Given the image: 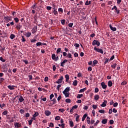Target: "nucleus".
I'll return each instance as SVG.
<instances>
[{
  "label": "nucleus",
  "mask_w": 128,
  "mask_h": 128,
  "mask_svg": "<svg viewBox=\"0 0 128 128\" xmlns=\"http://www.w3.org/2000/svg\"><path fill=\"white\" fill-rule=\"evenodd\" d=\"M70 86H68L63 91V94L65 96L66 98H69L70 96L69 92H70Z\"/></svg>",
  "instance_id": "f257e3e1"
},
{
  "label": "nucleus",
  "mask_w": 128,
  "mask_h": 128,
  "mask_svg": "<svg viewBox=\"0 0 128 128\" xmlns=\"http://www.w3.org/2000/svg\"><path fill=\"white\" fill-rule=\"evenodd\" d=\"M94 50L95 52H100V54H104V50H102V48H98L96 46H94Z\"/></svg>",
  "instance_id": "f03ea898"
},
{
  "label": "nucleus",
  "mask_w": 128,
  "mask_h": 128,
  "mask_svg": "<svg viewBox=\"0 0 128 128\" xmlns=\"http://www.w3.org/2000/svg\"><path fill=\"white\" fill-rule=\"evenodd\" d=\"M12 16H4V21L6 23H8L9 21H12Z\"/></svg>",
  "instance_id": "7ed1b4c3"
},
{
  "label": "nucleus",
  "mask_w": 128,
  "mask_h": 128,
  "mask_svg": "<svg viewBox=\"0 0 128 128\" xmlns=\"http://www.w3.org/2000/svg\"><path fill=\"white\" fill-rule=\"evenodd\" d=\"M92 45H97V46H100V42L98 40L94 39L92 42Z\"/></svg>",
  "instance_id": "20e7f679"
},
{
  "label": "nucleus",
  "mask_w": 128,
  "mask_h": 128,
  "mask_svg": "<svg viewBox=\"0 0 128 128\" xmlns=\"http://www.w3.org/2000/svg\"><path fill=\"white\" fill-rule=\"evenodd\" d=\"M68 59H64L63 61H62V62H61L60 66H62V68H64V64L66 62H68Z\"/></svg>",
  "instance_id": "39448f33"
},
{
  "label": "nucleus",
  "mask_w": 128,
  "mask_h": 128,
  "mask_svg": "<svg viewBox=\"0 0 128 128\" xmlns=\"http://www.w3.org/2000/svg\"><path fill=\"white\" fill-rule=\"evenodd\" d=\"M60 52H61V54H62V48H58L56 51V53L57 54H58V56H60Z\"/></svg>",
  "instance_id": "423d86ee"
},
{
  "label": "nucleus",
  "mask_w": 128,
  "mask_h": 128,
  "mask_svg": "<svg viewBox=\"0 0 128 128\" xmlns=\"http://www.w3.org/2000/svg\"><path fill=\"white\" fill-rule=\"evenodd\" d=\"M64 80V76H61V78H59V80H57L56 82V84H62V80Z\"/></svg>",
  "instance_id": "0eeeda50"
},
{
  "label": "nucleus",
  "mask_w": 128,
  "mask_h": 128,
  "mask_svg": "<svg viewBox=\"0 0 128 128\" xmlns=\"http://www.w3.org/2000/svg\"><path fill=\"white\" fill-rule=\"evenodd\" d=\"M107 104H108V100H104L102 104L100 105V106H102V108H104L105 106H106Z\"/></svg>",
  "instance_id": "6e6552de"
},
{
  "label": "nucleus",
  "mask_w": 128,
  "mask_h": 128,
  "mask_svg": "<svg viewBox=\"0 0 128 128\" xmlns=\"http://www.w3.org/2000/svg\"><path fill=\"white\" fill-rule=\"evenodd\" d=\"M101 86H102V88H103V90H106V88L108 87V86H106V84L104 82H102Z\"/></svg>",
  "instance_id": "1a4fd4ad"
},
{
  "label": "nucleus",
  "mask_w": 128,
  "mask_h": 128,
  "mask_svg": "<svg viewBox=\"0 0 128 128\" xmlns=\"http://www.w3.org/2000/svg\"><path fill=\"white\" fill-rule=\"evenodd\" d=\"M38 30V26H34L33 28H32V33L34 34L36 33V32Z\"/></svg>",
  "instance_id": "9d476101"
},
{
  "label": "nucleus",
  "mask_w": 128,
  "mask_h": 128,
  "mask_svg": "<svg viewBox=\"0 0 128 128\" xmlns=\"http://www.w3.org/2000/svg\"><path fill=\"white\" fill-rule=\"evenodd\" d=\"M44 113L46 116H50V114H52V112H50V110H46Z\"/></svg>",
  "instance_id": "9b49d317"
},
{
  "label": "nucleus",
  "mask_w": 128,
  "mask_h": 128,
  "mask_svg": "<svg viewBox=\"0 0 128 128\" xmlns=\"http://www.w3.org/2000/svg\"><path fill=\"white\" fill-rule=\"evenodd\" d=\"M8 88L10 90H14L16 86H8Z\"/></svg>",
  "instance_id": "f8f14e48"
},
{
  "label": "nucleus",
  "mask_w": 128,
  "mask_h": 128,
  "mask_svg": "<svg viewBox=\"0 0 128 128\" xmlns=\"http://www.w3.org/2000/svg\"><path fill=\"white\" fill-rule=\"evenodd\" d=\"M52 58L53 60H55V62H56V55L55 53H53L52 54Z\"/></svg>",
  "instance_id": "ddd939ff"
},
{
  "label": "nucleus",
  "mask_w": 128,
  "mask_h": 128,
  "mask_svg": "<svg viewBox=\"0 0 128 128\" xmlns=\"http://www.w3.org/2000/svg\"><path fill=\"white\" fill-rule=\"evenodd\" d=\"M14 126L15 128H20V126H22V124H19L18 122H15Z\"/></svg>",
  "instance_id": "4468645a"
},
{
  "label": "nucleus",
  "mask_w": 128,
  "mask_h": 128,
  "mask_svg": "<svg viewBox=\"0 0 128 128\" xmlns=\"http://www.w3.org/2000/svg\"><path fill=\"white\" fill-rule=\"evenodd\" d=\"M18 100L20 101V102H22L24 100V98L22 96H20L18 98Z\"/></svg>",
  "instance_id": "2eb2a0df"
},
{
  "label": "nucleus",
  "mask_w": 128,
  "mask_h": 128,
  "mask_svg": "<svg viewBox=\"0 0 128 128\" xmlns=\"http://www.w3.org/2000/svg\"><path fill=\"white\" fill-rule=\"evenodd\" d=\"M110 28L111 30H112V31H116V27H113L112 24H110Z\"/></svg>",
  "instance_id": "dca6fc26"
},
{
  "label": "nucleus",
  "mask_w": 128,
  "mask_h": 128,
  "mask_svg": "<svg viewBox=\"0 0 128 128\" xmlns=\"http://www.w3.org/2000/svg\"><path fill=\"white\" fill-rule=\"evenodd\" d=\"M66 58H72V54H71V53H68L66 55Z\"/></svg>",
  "instance_id": "f3484780"
},
{
  "label": "nucleus",
  "mask_w": 128,
  "mask_h": 128,
  "mask_svg": "<svg viewBox=\"0 0 128 128\" xmlns=\"http://www.w3.org/2000/svg\"><path fill=\"white\" fill-rule=\"evenodd\" d=\"M114 8L116 12V14H119V13L120 12V10L117 8V6L116 5L114 6Z\"/></svg>",
  "instance_id": "a211bd4d"
},
{
  "label": "nucleus",
  "mask_w": 128,
  "mask_h": 128,
  "mask_svg": "<svg viewBox=\"0 0 128 128\" xmlns=\"http://www.w3.org/2000/svg\"><path fill=\"white\" fill-rule=\"evenodd\" d=\"M78 82L76 80H75L72 83L73 86H78Z\"/></svg>",
  "instance_id": "6ab92c4d"
},
{
  "label": "nucleus",
  "mask_w": 128,
  "mask_h": 128,
  "mask_svg": "<svg viewBox=\"0 0 128 128\" xmlns=\"http://www.w3.org/2000/svg\"><path fill=\"white\" fill-rule=\"evenodd\" d=\"M100 98V96H98V94H96L94 96V100H98Z\"/></svg>",
  "instance_id": "aec40b11"
},
{
  "label": "nucleus",
  "mask_w": 128,
  "mask_h": 128,
  "mask_svg": "<svg viewBox=\"0 0 128 128\" xmlns=\"http://www.w3.org/2000/svg\"><path fill=\"white\" fill-rule=\"evenodd\" d=\"M86 116H88V114H84L82 120V122H84V120H85Z\"/></svg>",
  "instance_id": "412c9836"
},
{
  "label": "nucleus",
  "mask_w": 128,
  "mask_h": 128,
  "mask_svg": "<svg viewBox=\"0 0 128 128\" xmlns=\"http://www.w3.org/2000/svg\"><path fill=\"white\" fill-rule=\"evenodd\" d=\"M69 124H70V128H73V126H74V122H72V120H70Z\"/></svg>",
  "instance_id": "4be33fe9"
},
{
  "label": "nucleus",
  "mask_w": 128,
  "mask_h": 128,
  "mask_svg": "<svg viewBox=\"0 0 128 128\" xmlns=\"http://www.w3.org/2000/svg\"><path fill=\"white\" fill-rule=\"evenodd\" d=\"M86 122H87V124H90L91 122H90V116H87Z\"/></svg>",
  "instance_id": "5701e85b"
},
{
  "label": "nucleus",
  "mask_w": 128,
  "mask_h": 128,
  "mask_svg": "<svg viewBox=\"0 0 128 128\" xmlns=\"http://www.w3.org/2000/svg\"><path fill=\"white\" fill-rule=\"evenodd\" d=\"M98 64V60L94 59V60H93V66H96V64Z\"/></svg>",
  "instance_id": "b1692460"
},
{
  "label": "nucleus",
  "mask_w": 128,
  "mask_h": 128,
  "mask_svg": "<svg viewBox=\"0 0 128 128\" xmlns=\"http://www.w3.org/2000/svg\"><path fill=\"white\" fill-rule=\"evenodd\" d=\"M102 124H107V122H108V119L104 118V120H102Z\"/></svg>",
  "instance_id": "393cba45"
},
{
  "label": "nucleus",
  "mask_w": 128,
  "mask_h": 128,
  "mask_svg": "<svg viewBox=\"0 0 128 128\" xmlns=\"http://www.w3.org/2000/svg\"><path fill=\"white\" fill-rule=\"evenodd\" d=\"M65 78H66V82H68L70 80V76L68 74H66L65 76Z\"/></svg>",
  "instance_id": "a878e982"
},
{
  "label": "nucleus",
  "mask_w": 128,
  "mask_h": 128,
  "mask_svg": "<svg viewBox=\"0 0 128 128\" xmlns=\"http://www.w3.org/2000/svg\"><path fill=\"white\" fill-rule=\"evenodd\" d=\"M86 88H82V90H80L79 91V92L80 93L84 92H86Z\"/></svg>",
  "instance_id": "bb28decb"
},
{
  "label": "nucleus",
  "mask_w": 128,
  "mask_h": 128,
  "mask_svg": "<svg viewBox=\"0 0 128 128\" xmlns=\"http://www.w3.org/2000/svg\"><path fill=\"white\" fill-rule=\"evenodd\" d=\"M22 62H24L26 64H28V59H22Z\"/></svg>",
  "instance_id": "cd10ccee"
},
{
  "label": "nucleus",
  "mask_w": 128,
  "mask_h": 128,
  "mask_svg": "<svg viewBox=\"0 0 128 128\" xmlns=\"http://www.w3.org/2000/svg\"><path fill=\"white\" fill-rule=\"evenodd\" d=\"M8 110H4V112H3L2 114L3 116H7V114H8Z\"/></svg>",
  "instance_id": "c85d7f7f"
},
{
  "label": "nucleus",
  "mask_w": 128,
  "mask_h": 128,
  "mask_svg": "<svg viewBox=\"0 0 128 128\" xmlns=\"http://www.w3.org/2000/svg\"><path fill=\"white\" fill-rule=\"evenodd\" d=\"M58 12L60 14L63 13L64 10H63L62 8H58Z\"/></svg>",
  "instance_id": "c756f323"
},
{
  "label": "nucleus",
  "mask_w": 128,
  "mask_h": 128,
  "mask_svg": "<svg viewBox=\"0 0 128 128\" xmlns=\"http://www.w3.org/2000/svg\"><path fill=\"white\" fill-rule=\"evenodd\" d=\"M54 14L56 15V16H58V11L56 10V8L54 9L53 11Z\"/></svg>",
  "instance_id": "7c9ffc66"
},
{
  "label": "nucleus",
  "mask_w": 128,
  "mask_h": 128,
  "mask_svg": "<svg viewBox=\"0 0 128 128\" xmlns=\"http://www.w3.org/2000/svg\"><path fill=\"white\" fill-rule=\"evenodd\" d=\"M112 86V80H109V82H108V86L110 87Z\"/></svg>",
  "instance_id": "2f4dec72"
},
{
  "label": "nucleus",
  "mask_w": 128,
  "mask_h": 128,
  "mask_svg": "<svg viewBox=\"0 0 128 128\" xmlns=\"http://www.w3.org/2000/svg\"><path fill=\"white\" fill-rule=\"evenodd\" d=\"M14 20L15 22H16V23H18V22H19V21H20V20L18 19V17H14Z\"/></svg>",
  "instance_id": "473e14b6"
},
{
  "label": "nucleus",
  "mask_w": 128,
  "mask_h": 128,
  "mask_svg": "<svg viewBox=\"0 0 128 128\" xmlns=\"http://www.w3.org/2000/svg\"><path fill=\"white\" fill-rule=\"evenodd\" d=\"M42 42H37L36 44V46H40V45H42Z\"/></svg>",
  "instance_id": "72a5a7b5"
},
{
  "label": "nucleus",
  "mask_w": 128,
  "mask_h": 128,
  "mask_svg": "<svg viewBox=\"0 0 128 128\" xmlns=\"http://www.w3.org/2000/svg\"><path fill=\"white\" fill-rule=\"evenodd\" d=\"M74 46H75L76 48H80V45L78 43H75L74 44Z\"/></svg>",
  "instance_id": "f704fd0d"
},
{
  "label": "nucleus",
  "mask_w": 128,
  "mask_h": 128,
  "mask_svg": "<svg viewBox=\"0 0 128 128\" xmlns=\"http://www.w3.org/2000/svg\"><path fill=\"white\" fill-rule=\"evenodd\" d=\"M6 106V104H0V108L2 109L4 108Z\"/></svg>",
  "instance_id": "c9c22d12"
},
{
  "label": "nucleus",
  "mask_w": 128,
  "mask_h": 128,
  "mask_svg": "<svg viewBox=\"0 0 128 128\" xmlns=\"http://www.w3.org/2000/svg\"><path fill=\"white\" fill-rule=\"evenodd\" d=\"M22 28V26L20 25V24H18L16 26V28L18 30L20 29V28Z\"/></svg>",
  "instance_id": "e433bc0d"
},
{
  "label": "nucleus",
  "mask_w": 128,
  "mask_h": 128,
  "mask_svg": "<svg viewBox=\"0 0 128 128\" xmlns=\"http://www.w3.org/2000/svg\"><path fill=\"white\" fill-rule=\"evenodd\" d=\"M83 96H84V94H78L76 98H82Z\"/></svg>",
  "instance_id": "4c0bfd02"
},
{
  "label": "nucleus",
  "mask_w": 128,
  "mask_h": 128,
  "mask_svg": "<svg viewBox=\"0 0 128 128\" xmlns=\"http://www.w3.org/2000/svg\"><path fill=\"white\" fill-rule=\"evenodd\" d=\"M0 60L2 62H6V59H4L3 57H0Z\"/></svg>",
  "instance_id": "58836bf2"
},
{
  "label": "nucleus",
  "mask_w": 128,
  "mask_h": 128,
  "mask_svg": "<svg viewBox=\"0 0 128 128\" xmlns=\"http://www.w3.org/2000/svg\"><path fill=\"white\" fill-rule=\"evenodd\" d=\"M15 37H16V35H14V34H10V38L11 39H14V38H15Z\"/></svg>",
  "instance_id": "ea45409f"
},
{
  "label": "nucleus",
  "mask_w": 128,
  "mask_h": 128,
  "mask_svg": "<svg viewBox=\"0 0 128 128\" xmlns=\"http://www.w3.org/2000/svg\"><path fill=\"white\" fill-rule=\"evenodd\" d=\"M22 42H25V41H26V39L24 36H22Z\"/></svg>",
  "instance_id": "a19ab883"
},
{
  "label": "nucleus",
  "mask_w": 128,
  "mask_h": 128,
  "mask_svg": "<svg viewBox=\"0 0 128 128\" xmlns=\"http://www.w3.org/2000/svg\"><path fill=\"white\" fill-rule=\"evenodd\" d=\"M20 112L22 114H24L25 112V110H20Z\"/></svg>",
  "instance_id": "79ce46f5"
},
{
  "label": "nucleus",
  "mask_w": 128,
  "mask_h": 128,
  "mask_svg": "<svg viewBox=\"0 0 128 128\" xmlns=\"http://www.w3.org/2000/svg\"><path fill=\"white\" fill-rule=\"evenodd\" d=\"M54 96L53 94L50 95V100L52 102V98H54Z\"/></svg>",
  "instance_id": "37998d69"
},
{
  "label": "nucleus",
  "mask_w": 128,
  "mask_h": 128,
  "mask_svg": "<svg viewBox=\"0 0 128 128\" xmlns=\"http://www.w3.org/2000/svg\"><path fill=\"white\" fill-rule=\"evenodd\" d=\"M8 71V69L6 67H4V68H3L2 72H7Z\"/></svg>",
  "instance_id": "c03bdc74"
},
{
  "label": "nucleus",
  "mask_w": 128,
  "mask_h": 128,
  "mask_svg": "<svg viewBox=\"0 0 128 128\" xmlns=\"http://www.w3.org/2000/svg\"><path fill=\"white\" fill-rule=\"evenodd\" d=\"M60 120V116H58L55 118V120Z\"/></svg>",
  "instance_id": "a18cd8bd"
},
{
  "label": "nucleus",
  "mask_w": 128,
  "mask_h": 128,
  "mask_svg": "<svg viewBox=\"0 0 128 128\" xmlns=\"http://www.w3.org/2000/svg\"><path fill=\"white\" fill-rule=\"evenodd\" d=\"M36 41H37V40H36V39L35 36L32 39H31V40H30V42H36Z\"/></svg>",
  "instance_id": "49530a36"
},
{
  "label": "nucleus",
  "mask_w": 128,
  "mask_h": 128,
  "mask_svg": "<svg viewBox=\"0 0 128 128\" xmlns=\"http://www.w3.org/2000/svg\"><path fill=\"white\" fill-rule=\"evenodd\" d=\"M32 120H28V124L29 126H31V124H32Z\"/></svg>",
  "instance_id": "de8ad7c7"
},
{
  "label": "nucleus",
  "mask_w": 128,
  "mask_h": 128,
  "mask_svg": "<svg viewBox=\"0 0 128 128\" xmlns=\"http://www.w3.org/2000/svg\"><path fill=\"white\" fill-rule=\"evenodd\" d=\"M92 108L94 110H96V108H98V105L96 104H93L92 105Z\"/></svg>",
  "instance_id": "09e8293b"
},
{
  "label": "nucleus",
  "mask_w": 128,
  "mask_h": 128,
  "mask_svg": "<svg viewBox=\"0 0 128 128\" xmlns=\"http://www.w3.org/2000/svg\"><path fill=\"white\" fill-rule=\"evenodd\" d=\"M65 22H66L65 19H62V20H61V23L62 25H64Z\"/></svg>",
  "instance_id": "8fccbe9b"
},
{
  "label": "nucleus",
  "mask_w": 128,
  "mask_h": 128,
  "mask_svg": "<svg viewBox=\"0 0 128 128\" xmlns=\"http://www.w3.org/2000/svg\"><path fill=\"white\" fill-rule=\"evenodd\" d=\"M66 102L67 103H70V102H71L72 100H70V98H66Z\"/></svg>",
  "instance_id": "3c124183"
},
{
  "label": "nucleus",
  "mask_w": 128,
  "mask_h": 128,
  "mask_svg": "<svg viewBox=\"0 0 128 128\" xmlns=\"http://www.w3.org/2000/svg\"><path fill=\"white\" fill-rule=\"evenodd\" d=\"M32 35L31 32H27L26 33V36L30 37Z\"/></svg>",
  "instance_id": "603ef678"
},
{
  "label": "nucleus",
  "mask_w": 128,
  "mask_h": 128,
  "mask_svg": "<svg viewBox=\"0 0 128 128\" xmlns=\"http://www.w3.org/2000/svg\"><path fill=\"white\" fill-rule=\"evenodd\" d=\"M52 102H53V104H54L57 102L56 98H53V100H52Z\"/></svg>",
  "instance_id": "864d4df0"
},
{
  "label": "nucleus",
  "mask_w": 128,
  "mask_h": 128,
  "mask_svg": "<svg viewBox=\"0 0 128 128\" xmlns=\"http://www.w3.org/2000/svg\"><path fill=\"white\" fill-rule=\"evenodd\" d=\"M127 82H126L125 80H124V82H122L121 84L122 86H125Z\"/></svg>",
  "instance_id": "5fc2aeb1"
},
{
  "label": "nucleus",
  "mask_w": 128,
  "mask_h": 128,
  "mask_svg": "<svg viewBox=\"0 0 128 128\" xmlns=\"http://www.w3.org/2000/svg\"><path fill=\"white\" fill-rule=\"evenodd\" d=\"M65 110L64 108H59L58 112H64Z\"/></svg>",
  "instance_id": "6e6d98bb"
},
{
  "label": "nucleus",
  "mask_w": 128,
  "mask_h": 128,
  "mask_svg": "<svg viewBox=\"0 0 128 128\" xmlns=\"http://www.w3.org/2000/svg\"><path fill=\"white\" fill-rule=\"evenodd\" d=\"M39 116V112H36L34 114V116L35 117V118H36V116Z\"/></svg>",
  "instance_id": "4d7b16f0"
},
{
  "label": "nucleus",
  "mask_w": 128,
  "mask_h": 128,
  "mask_svg": "<svg viewBox=\"0 0 128 128\" xmlns=\"http://www.w3.org/2000/svg\"><path fill=\"white\" fill-rule=\"evenodd\" d=\"M98 112H100V114H104L105 112L104 110H98Z\"/></svg>",
  "instance_id": "13d9d810"
},
{
  "label": "nucleus",
  "mask_w": 128,
  "mask_h": 128,
  "mask_svg": "<svg viewBox=\"0 0 128 128\" xmlns=\"http://www.w3.org/2000/svg\"><path fill=\"white\" fill-rule=\"evenodd\" d=\"M116 64H114L111 66V68H114V69L116 68Z\"/></svg>",
  "instance_id": "bf43d9fd"
},
{
  "label": "nucleus",
  "mask_w": 128,
  "mask_h": 128,
  "mask_svg": "<svg viewBox=\"0 0 128 128\" xmlns=\"http://www.w3.org/2000/svg\"><path fill=\"white\" fill-rule=\"evenodd\" d=\"M100 90H98V88H96L95 90H94V92L97 93Z\"/></svg>",
  "instance_id": "052dcab7"
},
{
  "label": "nucleus",
  "mask_w": 128,
  "mask_h": 128,
  "mask_svg": "<svg viewBox=\"0 0 128 128\" xmlns=\"http://www.w3.org/2000/svg\"><path fill=\"white\" fill-rule=\"evenodd\" d=\"M73 25H74V23L72 22H71V23H68V26H69V27H72V26H73Z\"/></svg>",
  "instance_id": "680f3d73"
},
{
  "label": "nucleus",
  "mask_w": 128,
  "mask_h": 128,
  "mask_svg": "<svg viewBox=\"0 0 128 128\" xmlns=\"http://www.w3.org/2000/svg\"><path fill=\"white\" fill-rule=\"evenodd\" d=\"M99 122H100V120H96V122H95V124H94V126H98V124Z\"/></svg>",
  "instance_id": "e2e57ef3"
},
{
  "label": "nucleus",
  "mask_w": 128,
  "mask_h": 128,
  "mask_svg": "<svg viewBox=\"0 0 128 128\" xmlns=\"http://www.w3.org/2000/svg\"><path fill=\"white\" fill-rule=\"evenodd\" d=\"M118 106V102H114V104H113V106H114V108H116Z\"/></svg>",
  "instance_id": "0e129e2a"
},
{
  "label": "nucleus",
  "mask_w": 128,
  "mask_h": 128,
  "mask_svg": "<svg viewBox=\"0 0 128 128\" xmlns=\"http://www.w3.org/2000/svg\"><path fill=\"white\" fill-rule=\"evenodd\" d=\"M82 74L81 72H79V74H78V78H80L81 76H82Z\"/></svg>",
  "instance_id": "69168bd1"
},
{
  "label": "nucleus",
  "mask_w": 128,
  "mask_h": 128,
  "mask_svg": "<svg viewBox=\"0 0 128 128\" xmlns=\"http://www.w3.org/2000/svg\"><path fill=\"white\" fill-rule=\"evenodd\" d=\"M52 8V7L51 6H47L46 9L47 10H51Z\"/></svg>",
  "instance_id": "338daca9"
},
{
  "label": "nucleus",
  "mask_w": 128,
  "mask_h": 128,
  "mask_svg": "<svg viewBox=\"0 0 128 128\" xmlns=\"http://www.w3.org/2000/svg\"><path fill=\"white\" fill-rule=\"evenodd\" d=\"M110 124H114V120H110Z\"/></svg>",
  "instance_id": "774afa93"
}]
</instances>
